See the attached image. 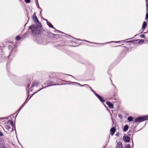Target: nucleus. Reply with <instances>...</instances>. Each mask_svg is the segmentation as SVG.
I'll list each match as a JSON object with an SVG mask.
<instances>
[{"label":"nucleus","instance_id":"obj_1","mask_svg":"<svg viewBox=\"0 0 148 148\" xmlns=\"http://www.w3.org/2000/svg\"><path fill=\"white\" fill-rule=\"evenodd\" d=\"M29 29H31L32 33L34 35H37L39 33L41 29V26L40 25H33L29 27Z\"/></svg>","mask_w":148,"mask_h":148},{"label":"nucleus","instance_id":"obj_2","mask_svg":"<svg viewBox=\"0 0 148 148\" xmlns=\"http://www.w3.org/2000/svg\"><path fill=\"white\" fill-rule=\"evenodd\" d=\"M148 116H145L143 117H140L136 118L134 120V123H137L138 122H140L144 121L147 119Z\"/></svg>","mask_w":148,"mask_h":148},{"label":"nucleus","instance_id":"obj_3","mask_svg":"<svg viewBox=\"0 0 148 148\" xmlns=\"http://www.w3.org/2000/svg\"><path fill=\"white\" fill-rule=\"evenodd\" d=\"M9 124L10 125L14 128H15V126L13 121L11 120H9L8 121L7 124L5 125V127L7 129L9 130L10 128V127L8 125Z\"/></svg>","mask_w":148,"mask_h":148},{"label":"nucleus","instance_id":"obj_4","mask_svg":"<svg viewBox=\"0 0 148 148\" xmlns=\"http://www.w3.org/2000/svg\"><path fill=\"white\" fill-rule=\"evenodd\" d=\"M92 91L93 92L94 94L99 99L100 101L102 103L104 102L105 100L103 99L99 95L97 94L95 91L92 90Z\"/></svg>","mask_w":148,"mask_h":148},{"label":"nucleus","instance_id":"obj_5","mask_svg":"<svg viewBox=\"0 0 148 148\" xmlns=\"http://www.w3.org/2000/svg\"><path fill=\"white\" fill-rule=\"evenodd\" d=\"M32 18L34 22L36 24V25H40L37 17L36 16L34 15L33 16Z\"/></svg>","mask_w":148,"mask_h":148},{"label":"nucleus","instance_id":"obj_6","mask_svg":"<svg viewBox=\"0 0 148 148\" xmlns=\"http://www.w3.org/2000/svg\"><path fill=\"white\" fill-rule=\"evenodd\" d=\"M123 140L126 142H128L130 141V138L127 136H124L123 138Z\"/></svg>","mask_w":148,"mask_h":148},{"label":"nucleus","instance_id":"obj_7","mask_svg":"<svg viewBox=\"0 0 148 148\" xmlns=\"http://www.w3.org/2000/svg\"><path fill=\"white\" fill-rule=\"evenodd\" d=\"M36 92H35V93H36ZM35 93H34V94H33L32 95V96H31L30 97V98L29 99H28V98H27V99L26 100L25 103H24L23 104V105H22V106H21V107L19 108V110H18V112L20 111L24 107V106H25V103L26 102H27L28 101V100Z\"/></svg>","mask_w":148,"mask_h":148},{"label":"nucleus","instance_id":"obj_8","mask_svg":"<svg viewBox=\"0 0 148 148\" xmlns=\"http://www.w3.org/2000/svg\"><path fill=\"white\" fill-rule=\"evenodd\" d=\"M147 27V23L146 22L144 21L143 24L142 26V29L143 30Z\"/></svg>","mask_w":148,"mask_h":148},{"label":"nucleus","instance_id":"obj_9","mask_svg":"<svg viewBox=\"0 0 148 148\" xmlns=\"http://www.w3.org/2000/svg\"><path fill=\"white\" fill-rule=\"evenodd\" d=\"M116 148H123L122 143L121 142H118L117 143Z\"/></svg>","mask_w":148,"mask_h":148},{"label":"nucleus","instance_id":"obj_10","mask_svg":"<svg viewBox=\"0 0 148 148\" xmlns=\"http://www.w3.org/2000/svg\"><path fill=\"white\" fill-rule=\"evenodd\" d=\"M106 104L109 106V107L110 108H113V105L111 103H110L109 101H107Z\"/></svg>","mask_w":148,"mask_h":148},{"label":"nucleus","instance_id":"obj_11","mask_svg":"<svg viewBox=\"0 0 148 148\" xmlns=\"http://www.w3.org/2000/svg\"><path fill=\"white\" fill-rule=\"evenodd\" d=\"M111 134L113 135L116 131V129L114 127H112L110 129Z\"/></svg>","mask_w":148,"mask_h":148},{"label":"nucleus","instance_id":"obj_12","mask_svg":"<svg viewBox=\"0 0 148 148\" xmlns=\"http://www.w3.org/2000/svg\"><path fill=\"white\" fill-rule=\"evenodd\" d=\"M47 24L49 27L53 29H55L52 24L50 22H48L47 20Z\"/></svg>","mask_w":148,"mask_h":148},{"label":"nucleus","instance_id":"obj_13","mask_svg":"<svg viewBox=\"0 0 148 148\" xmlns=\"http://www.w3.org/2000/svg\"><path fill=\"white\" fill-rule=\"evenodd\" d=\"M75 84H77L78 85H80V86H87L88 87H89L91 89V90H92V89L91 88L90 86H89L88 85L85 84V85H82L80 84H79V83H78L75 82Z\"/></svg>","mask_w":148,"mask_h":148},{"label":"nucleus","instance_id":"obj_14","mask_svg":"<svg viewBox=\"0 0 148 148\" xmlns=\"http://www.w3.org/2000/svg\"><path fill=\"white\" fill-rule=\"evenodd\" d=\"M128 125H125L123 129L124 131L125 132H126L128 129Z\"/></svg>","mask_w":148,"mask_h":148},{"label":"nucleus","instance_id":"obj_15","mask_svg":"<svg viewBox=\"0 0 148 148\" xmlns=\"http://www.w3.org/2000/svg\"><path fill=\"white\" fill-rule=\"evenodd\" d=\"M133 118L132 117L130 116L128 117L127 118V120L130 121H132Z\"/></svg>","mask_w":148,"mask_h":148},{"label":"nucleus","instance_id":"obj_16","mask_svg":"<svg viewBox=\"0 0 148 148\" xmlns=\"http://www.w3.org/2000/svg\"><path fill=\"white\" fill-rule=\"evenodd\" d=\"M121 41H112L110 42H108L107 43H110V42H115V43H119Z\"/></svg>","mask_w":148,"mask_h":148},{"label":"nucleus","instance_id":"obj_17","mask_svg":"<svg viewBox=\"0 0 148 148\" xmlns=\"http://www.w3.org/2000/svg\"><path fill=\"white\" fill-rule=\"evenodd\" d=\"M144 40L143 39H141L139 40V42H138V43H143L144 42Z\"/></svg>","mask_w":148,"mask_h":148},{"label":"nucleus","instance_id":"obj_18","mask_svg":"<svg viewBox=\"0 0 148 148\" xmlns=\"http://www.w3.org/2000/svg\"><path fill=\"white\" fill-rule=\"evenodd\" d=\"M21 38L20 36H18L16 37V39L18 40H20Z\"/></svg>","mask_w":148,"mask_h":148},{"label":"nucleus","instance_id":"obj_19","mask_svg":"<svg viewBox=\"0 0 148 148\" xmlns=\"http://www.w3.org/2000/svg\"><path fill=\"white\" fill-rule=\"evenodd\" d=\"M125 148H131V146L129 144H128L125 147Z\"/></svg>","mask_w":148,"mask_h":148},{"label":"nucleus","instance_id":"obj_20","mask_svg":"<svg viewBox=\"0 0 148 148\" xmlns=\"http://www.w3.org/2000/svg\"><path fill=\"white\" fill-rule=\"evenodd\" d=\"M126 42L127 43H133L134 42V41H133V40H129V41H127Z\"/></svg>","mask_w":148,"mask_h":148},{"label":"nucleus","instance_id":"obj_21","mask_svg":"<svg viewBox=\"0 0 148 148\" xmlns=\"http://www.w3.org/2000/svg\"><path fill=\"white\" fill-rule=\"evenodd\" d=\"M145 36V35L143 34H141L140 35V37L142 38H144Z\"/></svg>","mask_w":148,"mask_h":148},{"label":"nucleus","instance_id":"obj_22","mask_svg":"<svg viewBox=\"0 0 148 148\" xmlns=\"http://www.w3.org/2000/svg\"><path fill=\"white\" fill-rule=\"evenodd\" d=\"M27 3H29L30 2V0H25Z\"/></svg>","mask_w":148,"mask_h":148},{"label":"nucleus","instance_id":"obj_23","mask_svg":"<svg viewBox=\"0 0 148 148\" xmlns=\"http://www.w3.org/2000/svg\"><path fill=\"white\" fill-rule=\"evenodd\" d=\"M146 18L147 19H148V13H147L146 14Z\"/></svg>","mask_w":148,"mask_h":148},{"label":"nucleus","instance_id":"obj_24","mask_svg":"<svg viewBox=\"0 0 148 148\" xmlns=\"http://www.w3.org/2000/svg\"><path fill=\"white\" fill-rule=\"evenodd\" d=\"M65 39H66V40L67 41V39L68 38L67 36H65Z\"/></svg>","mask_w":148,"mask_h":148},{"label":"nucleus","instance_id":"obj_25","mask_svg":"<svg viewBox=\"0 0 148 148\" xmlns=\"http://www.w3.org/2000/svg\"><path fill=\"white\" fill-rule=\"evenodd\" d=\"M119 134V133H117L116 134V136H118Z\"/></svg>","mask_w":148,"mask_h":148},{"label":"nucleus","instance_id":"obj_26","mask_svg":"<svg viewBox=\"0 0 148 148\" xmlns=\"http://www.w3.org/2000/svg\"><path fill=\"white\" fill-rule=\"evenodd\" d=\"M85 41H86V42H88L91 43V42H90L89 41H86V40H85ZM92 43H93L92 42Z\"/></svg>","mask_w":148,"mask_h":148},{"label":"nucleus","instance_id":"obj_27","mask_svg":"<svg viewBox=\"0 0 148 148\" xmlns=\"http://www.w3.org/2000/svg\"><path fill=\"white\" fill-rule=\"evenodd\" d=\"M42 89V88H41L40 90H38L36 92H37L38 91H40V90H41Z\"/></svg>","mask_w":148,"mask_h":148},{"label":"nucleus","instance_id":"obj_28","mask_svg":"<svg viewBox=\"0 0 148 148\" xmlns=\"http://www.w3.org/2000/svg\"><path fill=\"white\" fill-rule=\"evenodd\" d=\"M34 86V85H32V87H33V86Z\"/></svg>","mask_w":148,"mask_h":148},{"label":"nucleus","instance_id":"obj_29","mask_svg":"<svg viewBox=\"0 0 148 148\" xmlns=\"http://www.w3.org/2000/svg\"><path fill=\"white\" fill-rule=\"evenodd\" d=\"M104 105L105 107H106V105H105L104 104Z\"/></svg>","mask_w":148,"mask_h":148},{"label":"nucleus","instance_id":"obj_30","mask_svg":"<svg viewBox=\"0 0 148 148\" xmlns=\"http://www.w3.org/2000/svg\"><path fill=\"white\" fill-rule=\"evenodd\" d=\"M138 40H136V41H138Z\"/></svg>","mask_w":148,"mask_h":148}]
</instances>
